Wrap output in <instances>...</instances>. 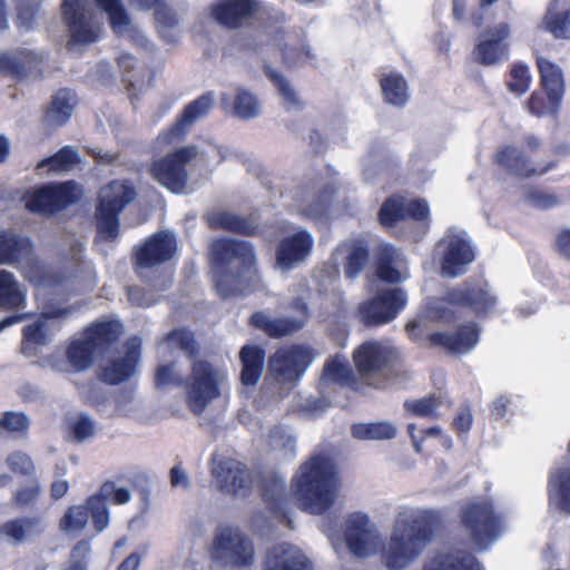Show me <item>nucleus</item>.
Instances as JSON below:
<instances>
[{"mask_svg": "<svg viewBox=\"0 0 570 570\" xmlns=\"http://www.w3.org/2000/svg\"><path fill=\"white\" fill-rule=\"evenodd\" d=\"M6 464L8 469L17 475L32 476L36 473V465L32 459L29 454L20 450L11 452L6 459Z\"/></svg>", "mask_w": 570, "mask_h": 570, "instance_id": "nucleus-57", "label": "nucleus"}, {"mask_svg": "<svg viewBox=\"0 0 570 570\" xmlns=\"http://www.w3.org/2000/svg\"><path fill=\"white\" fill-rule=\"evenodd\" d=\"M263 502L269 513L283 525L293 529L288 512V494L285 480L277 474L264 475L259 483Z\"/></svg>", "mask_w": 570, "mask_h": 570, "instance_id": "nucleus-21", "label": "nucleus"}, {"mask_svg": "<svg viewBox=\"0 0 570 570\" xmlns=\"http://www.w3.org/2000/svg\"><path fill=\"white\" fill-rule=\"evenodd\" d=\"M214 105V94L207 91L187 104L176 121L163 130L157 140L160 145H175L185 139L191 126L203 117H206Z\"/></svg>", "mask_w": 570, "mask_h": 570, "instance_id": "nucleus-15", "label": "nucleus"}, {"mask_svg": "<svg viewBox=\"0 0 570 570\" xmlns=\"http://www.w3.org/2000/svg\"><path fill=\"white\" fill-rule=\"evenodd\" d=\"M31 243L9 232H0V264H14L29 254Z\"/></svg>", "mask_w": 570, "mask_h": 570, "instance_id": "nucleus-46", "label": "nucleus"}, {"mask_svg": "<svg viewBox=\"0 0 570 570\" xmlns=\"http://www.w3.org/2000/svg\"><path fill=\"white\" fill-rule=\"evenodd\" d=\"M98 9L108 17L109 26L116 36H121L131 27V18L121 0H95Z\"/></svg>", "mask_w": 570, "mask_h": 570, "instance_id": "nucleus-47", "label": "nucleus"}, {"mask_svg": "<svg viewBox=\"0 0 570 570\" xmlns=\"http://www.w3.org/2000/svg\"><path fill=\"white\" fill-rule=\"evenodd\" d=\"M205 219L212 230H225L240 236H256L261 230L257 213L242 216L227 210H215L207 214Z\"/></svg>", "mask_w": 570, "mask_h": 570, "instance_id": "nucleus-28", "label": "nucleus"}, {"mask_svg": "<svg viewBox=\"0 0 570 570\" xmlns=\"http://www.w3.org/2000/svg\"><path fill=\"white\" fill-rule=\"evenodd\" d=\"M212 474L223 492L246 494L252 488L253 478L249 469L236 459L226 456L213 458Z\"/></svg>", "mask_w": 570, "mask_h": 570, "instance_id": "nucleus-18", "label": "nucleus"}, {"mask_svg": "<svg viewBox=\"0 0 570 570\" xmlns=\"http://www.w3.org/2000/svg\"><path fill=\"white\" fill-rule=\"evenodd\" d=\"M117 65L121 70L122 80L127 83V90H141L145 86H150L154 79V71L146 66L138 68L137 72H134L137 68V59L128 53L122 52L117 58Z\"/></svg>", "mask_w": 570, "mask_h": 570, "instance_id": "nucleus-40", "label": "nucleus"}, {"mask_svg": "<svg viewBox=\"0 0 570 570\" xmlns=\"http://www.w3.org/2000/svg\"><path fill=\"white\" fill-rule=\"evenodd\" d=\"M289 307L295 312L296 316L269 318L263 312H255L249 318V324L262 330L273 338L291 335L303 328L308 320L309 311L306 302L302 297H295L291 302Z\"/></svg>", "mask_w": 570, "mask_h": 570, "instance_id": "nucleus-14", "label": "nucleus"}, {"mask_svg": "<svg viewBox=\"0 0 570 570\" xmlns=\"http://www.w3.org/2000/svg\"><path fill=\"white\" fill-rule=\"evenodd\" d=\"M136 197L137 189L129 179H112L101 188L94 215L97 237L108 243L119 237L120 214Z\"/></svg>", "mask_w": 570, "mask_h": 570, "instance_id": "nucleus-6", "label": "nucleus"}, {"mask_svg": "<svg viewBox=\"0 0 570 570\" xmlns=\"http://www.w3.org/2000/svg\"><path fill=\"white\" fill-rule=\"evenodd\" d=\"M314 238L306 229H299L281 238L275 247L274 267L289 272L303 264L312 254Z\"/></svg>", "mask_w": 570, "mask_h": 570, "instance_id": "nucleus-16", "label": "nucleus"}, {"mask_svg": "<svg viewBox=\"0 0 570 570\" xmlns=\"http://www.w3.org/2000/svg\"><path fill=\"white\" fill-rule=\"evenodd\" d=\"M210 262L215 291L224 299L244 294L257 275L255 249L246 240L215 239Z\"/></svg>", "mask_w": 570, "mask_h": 570, "instance_id": "nucleus-2", "label": "nucleus"}, {"mask_svg": "<svg viewBox=\"0 0 570 570\" xmlns=\"http://www.w3.org/2000/svg\"><path fill=\"white\" fill-rule=\"evenodd\" d=\"M41 494L40 483L35 480L30 485L18 489L12 497V504L19 509L36 505Z\"/></svg>", "mask_w": 570, "mask_h": 570, "instance_id": "nucleus-60", "label": "nucleus"}, {"mask_svg": "<svg viewBox=\"0 0 570 570\" xmlns=\"http://www.w3.org/2000/svg\"><path fill=\"white\" fill-rule=\"evenodd\" d=\"M442 404L441 396L431 394L429 396L406 402V410L414 416L439 419L440 414L438 409Z\"/></svg>", "mask_w": 570, "mask_h": 570, "instance_id": "nucleus-56", "label": "nucleus"}, {"mask_svg": "<svg viewBox=\"0 0 570 570\" xmlns=\"http://www.w3.org/2000/svg\"><path fill=\"white\" fill-rule=\"evenodd\" d=\"M140 355V343L127 342L124 356L110 358L105 365L100 366L99 380L107 385H119L129 381L137 371Z\"/></svg>", "mask_w": 570, "mask_h": 570, "instance_id": "nucleus-22", "label": "nucleus"}, {"mask_svg": "<svg viewBox=\"0 0 570 570\" xmlns=\"http://www.w3.org/2000/svg\"><path fill=\"white\" fill-rule=\"evenodd\" d=\"M379 222L382 226L391 228L399 222L406 219L405 204L402 198L389 197L380 207Z\"/></svg>", "mask_w": 570, "mask_h": 570, "instance_id": "nucleus-54", "label": "nucleus"}, {"mask_svg": "<svg viewBox=\"0 0 570 570\" xmlns=\"http://www.w3.org/2000/svg\"><path fill=\"white\" fill-rule=\"evenodd\" d=\"M197 147H180L164 157L155 159L148 169L150 177L173 194H181L188 184L187 165L196 158Z\"/></svg>", "mask_w": 570, "mask_h": 570, "instance_id": "nucleus-9", "label": "nucleus"}, {"mask_svg": "<svg viewBox=\"0 0 570 570\" xmlns=\"http://www.w3.org/2000/svg\"><path fill=\"white\" fill-rule=\"evenodd\" d=\"M128 302L138 307H149L156 303L154 293L138 285H131L126 291Z\"/></svg>", "mask_w": 570, "mask_h": 570, "instance_id": "nucleus-63", "label": "nucleus"}, {"mask_svg": "<svg viewBox=\"0 0 570 570\" xmlns=\"http://www.w3.org/2000/svg\"><path fill=\"white\" fill-rule=\"evenodd\" d=\"M130 491L126 488H116L114 481H105L99 490L89 495V502L94 508V529L97 533L102 532L108 528L110 522L109 510L107 502L116 505H122L130 501Z\"/></svg>", "mask_w": 570, "mask_h": 570, "instance_id": "nucleus-25", "label": "nucleus"}, {"mask_svg": "<svg viewBox=\"0 0 570 570\" xmlns=\"http://www.w3.org/2000/svg\"><path fill=\"white\" fill-rule=\"evenodd\" d=\"M315 358L311 346L293 344L278 348L269 358L271 370L286 382H297Z\"/></svg>", "mask_w": 570, "mask_h": 570, "instance_id": "nucleus-13", "label": "nucleus"}, {"mask_svg": "<svg viewBox=\"0 0 570 570\" xmlns=\"http://www.w3.org/2000/svg\"><path fill=\"white\" fill-rule=\"evenodd\" d=\"M263 570H313V567L299 549L289 543H278L266 552Z\"/></svg>", "mask_w": 570, "mask_h": 570, "instance_id": "nucleus-31", "label": "nucleus"}, {"mask_svg": "<svg viewBox=\"0 0 570 570\" xmlns=\"http://www.w3.org/2000/svg\"><path fill=\"white\" fill-rule=\"evenodd\" d=\"M563 96L542 88L532 91L525 106L528 111L538 118H557L561 108Z\"/></svg>", "mask_w": 570, "mask_h": 570, "instance_id": "nucleus-42", "label": "nucleus"}, {"mask_svg": "<svg viewBox=\"0 0 570 570\" xmlns=\"http://www.w3.org/2000/svg\"><path fill=\"white\" fill-rule=\"evenodd\" d=\"M265 356V350L259 345L246 344L240 348L242 370L239 381L242 385L253 387L258 383L263 374Z\"/></svg>", "mask_w": 570, "mask_h": 570, "instance_id": "nucleus-37", "label": "nucleus"}, {"mask_svg": "<svg viewBox=\"0 0 570 570\" xmlns=\"http://www.w3.org/2000/svg\"><path fill=\"white\" fill-rule=\"evenodd\" d=\"M49 343L47 335L46 323L39 318L36 322L26 325L22 328V345L26 348L27 345H46Z\"/></svg>", "mask_w": 570, "mask_h": 570, "instance_id": "nucleus-59", "label": "nucleus"}, {"mask_svg": "<svg viewBox=\"0 0 570 570\" xmlns=\"http://www.w3.org/2000/svg\"><path fill=\"white\" fill-rule=\"evenodd\" d=\"M540 28L557 40H570V3L566 0H551Z\"/></svg>", "mask_w": 570, "mask_h": 570, "instance_id": "nucleus-36", "label": "nucleus"}, {"mask_svg": "<svg viewBox=\"0 0 570 570\" xmlns=\"http://www.w3.org/2000/svg\"><path fill=\"white\" fill-rule=\"evenodd\" d=\"M43 57L35 50L17 48L0 53V73L22 81L32 72L39 71Z\"/></svg>", "mask_w": 570, "mask_h": 570, "instance_id": "nucleus-26", "label": "nucleus"}, {"mask_svg": "<svg viewBox=\"0 0 570 570\" xmlns=\"http://www.w3.org/2000/svg\"><path fill=\"white\" fill-rule=\"evenodd\" d=\"M220 105L224 110L243 120L255 118L259 114L257 96L242 87L237 88L233 100L224 94L220 98Z\"/></svg>", "mask_w": 570, "mask_h": 570, "instance_id": "nucleus-38", "label": "nucleus"}, {"mask_svg": "<svg viewBox=\"0 0 570 570\" xmlns=\"http://www.w3.org/2000/svg\"><path fill=\"white\" fill-rule=\"evenodd\" d=\"M177 249V243L167 232H157L149 236L134 252L136 268H153L169 262Z\"/></svg>", "mask_w": 570, "mask_h": 570, "instance_id": "nucleus-20", "label": "nucleus"}, {"mask_svg": "<svg viewBox=\"0 0 570 570\" xmlns=\"http://www.w3.org/2000/svg\"><path fill=\"white\" fill-rule=\"evenodd\" d=\"M355 370L361 380L370 381L377 376L396 379L405 374L404 360L400 350L381 341H366L352 354Z\"/></svg>", "mask_w": 570, "mask_h": 570, "instance_id": "nucleus-8", "label": "nucleus"}, {"mask_svg": "<svg viewBox=\"0 0 570 570\" xmlns=\"http://www.w3.org/2000/svg\"><path fill=\"white\" fill-rule=\"evenodd\" d=\"M89 502V497L81 504H72L67 508L59 520V528L66 533H79L88 524L89 518L94 522V508Z\"/></svg>", "mask_w": 570, "mask_h": 570, "instance_id": "nucleus-44", "label": "nucleus"}, {"mask_svg": "<svg viewBox=\"0 0 570 570\" xmlns=\"http://www.w3.org/2000/svg\"><path fill=\"white\" fill-rule=\"evenodd\" d=\"M166 341L183 351L191 361L185 377V400L191 413L200 415L206 407L222 394L220 386L226 379L224 370L212 362L199 358L200 347L193 332L186 328L170 331Z\"/></svg>", "mask_w": 570, "mask_h": 570, "instance_id": "nucleus-1", "label": "nucleus"}, {"mask_svg": "<svg viewBox=\"0 0 570 570\" xmlns=\"http://www.w3.org/2000/svg\"><path fill=\"white\" fill-rule=\"evenodd\" d=\"M487 38L481 40L473 50L475 60L482 66H493L509 56L510 26L500 22L487 30Z\"/></svg>", "mask_w": 570, "mask_h": 570, "instance_id": "nucleus-24", "label": "nucleus"}, {"mask_svg": "<svg viewBox=\"0 0 570 570\" xmlns=\"http://www.w3.org/2000/svg\"><path fill=\"white\" fill-rule=\"evenodd\" d=\"M80 161L78 153L70 146L60 148L56 154L40 160L38 169L48 167L49 171H65Z\"/></svg>", "mask_w": 570, "mask_h": 570, "instance_id": "nucleus-53", "label": "nucleus"}, {"mask_svg": "<svg viewBox=\"0 0 570 570\" xmlns=\"http://www.w3.org/2000/svg\"><path fill=\"white\" fill-rule=\"evenodd\" d=\"M77 105L76 95L68 88H60L45 107L42 122L50 128L66 125L71 118Z\"/></svg>", "mask_w": 570, "mask_h": 570, "instance_id": "nucleus-35", "label": "nucleus"}, {"mask_svg": "<svg viewBox=\"0 0 570 570\" xmlns=\"http://www.w3.org/2000/svg\"><path fill=\"white\" fill-rule=\"evenodd\" d=\"M407 304V294L401 287L377 292L361 302L356 308L357 320L366 327H379L394 321Z\"/></svg>", "mask_w": 570, "mask_h": 570, "instance_id": "nucleus-10", "label": "nucleus"}, {"mask_svg": "<svg viewBox=\"0 0 570 570\" xmlns=\"http://www.w3.org/2000/svg\"><path fill=\"white\" fill-rule=\"evenodd\" d=\"M83 0H63L61 12L70 31L69 45H88L98 40V33L90 27L83 12Z\"/></svg>", "mask_w": 570, "mask_h": 570, "instance_id": "nucleus-30", "label": "nucleus"}, {"mask_svg": "<svg viewBox=\"0 0 570 570\" xmlns=\"http://www.w3.org/2000/svg\"><path fill=\"white\" fill-rule=\"evenodd\" d=\"M396 258V250L390 244H382L375 249V275L381 282L399 284L402 281L401 272L394 266Z\"/></svg>", "mask_w": 570, "mask_h": 570, "instance_id": "nucleus-43", "label": "nucleus"}, {"mask_svg": "<svg viewBox=\"0 0 570 570\" xmlns=\"http://www.w3.org/2000/svg\"><path fill=\"white\" fill-rule=\"evenodd\" d=\"M433 535V522L426 518L403 522L402 527L394 530L382 552L385 567L390 570L406 568L423 552Z\"/></svg>", "mask_w": 570, "mask_h": 570, "instance_id": "nucleus-5", "label": "nucleus"}, {"mask_svg": "<svg viewBox=\"0 0 570 570\" xmlns=\"http://www.w3.org/2000/svg\"><path fill=\"white\" fill-rule=\"evenodd\" d=\"M461 528L478 551L487 550L502 533L503 515L490 499L470 500L459 511Z\"/></svg>", "mask_w": 570, "mask_h": 570, "instance_id": "nucleus-7", "label": "nucleus"}, {"mask_svg": "<svg viewBox=\"0 0 570 570\" xmlns=\"http://www.w3.org/2000/svg\"><path fill=\"white\" fill-rule=\"evenodd\" d=\"M214 558L229 561L239 567L250 566L254 561L252 541L238 530L223 529L214 539Z\"/></svg>", "mask_w": 570, "mask_h": 570, "instance_id": "nucleus-17", "label": "nucleus"}, {"mask_svg": "<svg viewBox=\"0 0 570 570\" xmlns=\"http://www.w3.org/2000/svg\"><path fill=\"white\" fill-rule=\"evenodd\" d=\"M525 198L533 207L538 209H550L560 203L557 195L541 190L538 187H531L527 191Z\"/></svg>", "mask_w": 570, "mask_h": 570, "instance_id": "nucleus-62", "label": "nucleus"}, {"mask_svg": "<svg viewBox=\"0 0 570 570\" xmlns=\"http://www.w3.org/2000/svg\"><path fill=\"white\" fill-rule=\"evenodd\" d=\"M46 530L42 517L23 515L3 522L0 525V535L18 546L33 541Z\"/></svg>", "mask_w": 570, "mask_h": 570, "instance_id": "nucleus-34", "label": "nucleus"}, {"mask_svg": "<svg viewBox=\"0 0 570 570\" xmlns=\"http://www.w3.org/2000/svg\"><path fill=\"white\" fill-rule=\"evenodd\" d=\"M259 10L257 0H219L212 7V16L228 29H238Z\"/></svg>", "mask_w": 570, "mask_h": 570, "instance_id": "nucleus-27", "label": "nucleus"}, {"mask_svg": "<svg viewBox=\"0 0 570 570\" xmlns=\"http://www.w3.org/2000/svg\"><path fill=\"white\" fill-rule=\"evenodd\" d=\"M441 301L448 305L465 308L478 316L488 315L497 305V297L485 281L466 279L445 291Z\"/></svg>", "mask_w": 570, "mask_h": 570, "instance_id": "nucleus-12", "label": "nucleus"}, {"mask_svg": "<svg viewBox=\"0 0 570 570\" xmlns=\"http://www.w3.org/2000/svg\"><path fill=\"white\" fill-rule=\"evenodd\" d=\"M185 377L176 371V363L159 365L155 373V385L158 389L176 386L184 389Z\"/></svg>", "mask_w": 570, "mask_h": 570, "instance_id": "nucleus-58", "label": "nucleus"}, {"mask_svg": "<svg viewBox=\"0 0 570 570\" xmlns=\"http://www.w3.org/2000/svg\"><path fill=\"white\" fill-rule=\"evenodd\" d=\"M269 438L275 448L289 456L295 455L296 439L287 433L283 426L276 425L269 430Z\"/></svg>", "mask_w": 570, "mask_h": 570, "instance_id": "nucleus-61", "label": "nucleus"}, {"mask_svg": "<svg viewBox=\"0 0 570 570\" xmlns=\"http://www.w3.org/2000/svg\"><path fill=\"white\" fill-rule=\"evenodd\" d=\"M31 421L24 412L4 411L0 415V439L4 435L14 439L27 438Z\"/></svg>", "mask_w": 570, "mask_h": 570, "instance_id": "nucleus-52", "label": "nucleus"}, {"mask_svg": "<svg viewBox=\"0 0 570 570\" xmlns=\"http://www.w3.org/2000/svg\"><path fill=\"white\" fill-rule=\"evenodd\" d=\"M154 17L161 30H171L178 26L176 12L163 1L155 10Z\"/></svg>", "mask_w": 570, "mask_h": 570, "instance_id": "nucleus-64", "label": "nucleus"}, {"mask_svg": "<svg viewBox=\"0 0 570 570\" xmlns=\"http://www.w3.org/2000/svg\"><path fill=\"white\" fill-rule=\"evenodd\" d=\"M384 100L394 106H403L409 99L407 83L399 72H391L380 78Z\"/></svg>", "mask_w": 570, "mask_h": 570, "instance_id": "nucleus-51", "label": "nucleus"}, {"mask_svg": "<svg viewBox=\"0 0 570 570\" xmlns=\"http://www.w3.org/2000/svg\"><path fill=\"white\" fill-rule=\"evenodd\" d=\"M481 327L475 322L460 324L453 332H433L428 335L429 347H441L450 354L464 355L479 343Z\"/></svg>", "mask_w": 570, "mask_h": 570, "instance_id": "nucleus-19", "label": "nucleus"}, {"mask_svg": "<svg viewBox=\"0 0 570 570\" xmlns=\"http://www.w3.org/2000/svg\"><path fill=\"white\" fill-rule=\"evenodd\" d=\"M322 377L342 386H347L353 391H361L362 389V382L353 372L348 362L340 355L326 360Z\"/></svg>", "mask_w": 570, "mask_h": 570, "instance_id": "nucleus-39", "label": "nucleus"}, {"mask_svg": "<svg viewBox=\"0 0 570 570\" xmlns=\"http://www.w3.org/2000/svg\"><path fill=\"white\" fill-rule=\"evenodd\" d=\"M122 324L117 320L94 321L69 340L65 356L75 372L90 368L97 356H104L117 344Z\"/></svg>", "mask_w": 570, "mask_h": 570, "instance_id": "nucleus-4", "label": "nucleus"}, {"mask_svg": "<svg viewBox=\"0 0 570 570\" xmlns=\"http://www.w3.org/2000/svg\"><path fill=\"white\" fill-rule=\"evenodd\" d=\"M377 534L370 527L366 514L355 513L347 519L345 541L348 550L358 558L368 556L374 549Z\"/></svg>", "mask_w": 570, "mask_h": 570, "instance_id": "nucleus-29", "label": "nucleus"}, {"mask_svg": "<svg viewBox=\"0 0 570 570\" xmlns=\"http://www.w3.org/2000/svg\"><path fill=\"white\" fill-rule=\"evenodd\" d=\"M297 507L311 514H323L335 503L337 476L333 461L324 454L311 455L291 481Z\"/></svg>", "mask_w": 570, "mask_h": 570, "instance_id": "nucleus-3", "label": "nucleus"}, {"mask_svg": "<svg viewBox=\"0 0 570 570\" xmlns=\"http://www.w3.org/2000/svg\"><path fill=\"white\" fill-rule=\"evenodd\" d=\"M79 198L73 180L49 183L28 190L23 199L31 213L52 215L75 204Z\"/></svg>", "mask_w": 570, "mask_h": 570, "instance_id": "nucleus-11", "label": "nucleus"}, {"mask_svg": "<svg viewBox=\"0 0 570 570\" xmlns=\"http://www.w3.org/2000/svg\"><path fill=\"white\" fill-rule=\"evenodd\" d=\"M493 163L520 178L542 176L558 166L554 160L542 166H533L525 154L512 145L500 147L493 155Z\"/></svg>", "mask_w": 570, "mask_h": 570, "instance_id": "nucleus-23", "label": "nucleus"}, {"mask_svg": "<svg viewBox=\"0 0 570 570\" xmlns=\"http://www.w3.org/2000/svg\"><path fill=\"white\" fill-rule=\"evenodd\" d=\"M423 570H485V568L472 551L451 549L430 557Z\"/></svg>", "mask_w": 570, "mask_h": 570, "instance_id": "nucleus-33", "label": "nucleus"}, {"mask_svg": "<svg viewBox=\"0 0 570 570\" xmlns=\"http://www.w3.org/2000/svg\"><path fill=\"white\" fill-rule=\"evenodd\" d=\"M351 434L362 441H385L396 436L397 430L391 422L354 423Z\"/></svg>", "mask_w": 570, "mask_h": 570, "instance_id": "nucleus-48", "label": "nucleus"}, {"mask_svg": "<svg viewBox=\"0 0 570 570\" xmlns=\"http://www.w3.org/2000/svg\"><path fill=\"white\" fill-rule=\"evenodd\" d=\"M540 88L564 96L566 83L562 69L551 60L537 56Z\"/></svg>", "mask_w": 570, "mask_h": 570, "instance_id": "nucleus-45", "label": "nucleus"}, {"mask_svg": "<svg viewBox=\"0 0 570 570\" xmlns=\"http://www.w3.org/2000/svg\"><path fill=\"white\" fill-rule=\"evenodd\" d=\"M370 259V248L364 239H355L347 245L344 261V274L348 279L357 277Z\"/></svg>", "mask_w": 570, "mask_h": 570, "instance_id": "nucleus-49", "label": "nucleus"}, {"mask_svg": "<svg viewBox=\"0 0 570 570\" xmlns=\"http://www.w3.org/2000/svg\"><path fill=\"white\" fill-rule=\"evenodd\" d=\"M475 258L474 249L469 240L453 236L443 253L441 267L444 275L449 277H458L465 273L466 266Z\"/></svg>", "mask_w": 570, "mask_h": 570, "instance_id": "nucleus-32", "label": "nucleus"}, {"mask_svg": "<svg viewBox=\"0 0 570 570\" xmlns=\"http://www.w3.org/2000/svg\"><path fill=\"white\" fill-rule=\"evenodd\" d=\"M531 83V75L529 67L525 63H513L509 70V76L505 85L510 92L521 96L525 94Z\"/></svg>", "mask_w": 570, "mask_h": 570, "instance_id": "nucleus-55", "label": "nucleus"}, {"mask_svg": "<svg viewBox=\"0 0 570 570\" xmlns=\"http://www.w3.org/2000/svg\"><path fill=\"white\" fill-rule=\"evenodd\" d=\"M263 71L276 88L287 110H302L304 108V102L299 99L289 81L281 72L274 70L268 63L263 66Z\"/></svg>", "mask_w": 570, "mask_h": 570, "instance_id": "nucleus-50", "label": "nucleus"}, {"mask_svg": "<svg viewBox=\"0 0 570 570\" xmlns=\"http://www.w3.org/2000/svg\"><path fill=\"white\" fill-rule=\"evenodd\" d=\"M27 305L26 292L14 275L0 269V309L19 311Z\"/></svg>", "mask_w": 570, "mask_h": 570, "instance_id": "nucleus-41", "label": "nucleus"}]
</instances>
